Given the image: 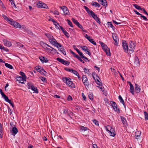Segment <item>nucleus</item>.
<instances>
[{
	"label": "nucleus",
	"mask_w": 148,
	"mask_h": 148,
	"mask_svg": "<svg viewBox=\"0 0 148 148\" xmlns=\"http://www.w3.org/2000/svg\"><path fill=\"white\" fill-rule=\"evenodd\" d=\"M2 17L5 20L10 21V24L14 27L18 28H21V25L19 24L18 23L14 21L12 19H9L5 15L3 14L2 15Z\"/></svg>",
	"instance_id": "nucleus-1"
},
{
	"label": "nucleus",
	"mask_w": 148,
	"mask_h": 148,
	"mask_svg": "<svg viewBox=\"0 0 148 148\" xmlns=\"http://www.w3.org/2000/svg\"><path fill=\"white\" fill-rule=\"evenodd\" d=\"M63 80L64 82H65L66 85L69 87L72 88H75V86L73 82L71 80V79L70 78H67L66 77H64L63 78Z\"/></svg>",
	"instance_id": "nucleus-2"
},
{
	"label": "nucleus",
	"mask_w": 148,
	"mask_h": 148,
	"mask_svg": "<svg viewBox=\"0 0 148 148\" xmlns=\"http://www.w3.org/2000/svg\"><path fill=\"white\" fill-rule=\"evenodd\" d=\"M92 77L95 80V82L99 86L101 85L102 83L101 82V80L97 75L95 74H94L93 73Z\"/></svg>",
	"instance_id": "nucleus-3"
},
{
	"label": "nucleus",
	"mask_w": 148,
	"mask_h": 148,
	"mask_svg": "<svg viewBox=\"0 0 148 148\" xmlns=\"http://www.w3.org/2000/svg\"><path fill=\"white\" fill-rule=\"evenodd\" d=\"M37 7L40 8L48 9V6L47 4L41 1H38L37 3Z\"/></svg>",
	"instance_id": "nucleus-4"
},
{
	"label": "nucleus",
	"mask_w": 148,
	"mask_h": 148,
	"mask_svg": "<svg viewBox=\"0 0 148 148\" xmlns=\"http://www.w3.org/2000/svg\"><path fill=\"white\" fill-rule=\"evenodd\" d=\"M122 44L123 49L125 52L126 53H127L128 54V47L127 42L125 40H123L122 41Z\"/></svg>",
	"instance_id": "nucleus-5"
},
{
	"label": "nucleus",
	"mask_w": 148,
	"mask_h": 148,
	"mask_svg": "<svg viewBox=\"0 0 148 148\" xmlns=\"http://www.w3.org/2000/svg\"><path fill=\"white\" fill-rule=\"evenodd\" d=\"M35 69L37 71L39 72L42 74L45 75L47 73L44 70L43 68H42L40 66H36L35 67Z\"/></svg>",
	"instance_id": "nucleus-6"
},
{
	"label": "nucleus",
	"mask_w": 148,
	"mask_h": 148,
	"mask_svg": "<svg viewBox=\"0 0 148 148\" xmlns=\"http://www.w3.org/2000/svg\"><path fill=\"white\" fill-rule=\"evenodd\" d=\"M90 15L93 18L99 23L100 24L101 22L100 19L98 17L97 15L95 14L93 11H91Z\"/></svg>",
	"instance_id": "nucleus-7"
},
{
	"label": "nucleus",
	"mask_w": 148,
	"mask_h": 148,
	"mask_svg": "<svg viewBox=\"0 0 148 148\" xmlns=\"http://www.w3.org/2000/svg\"><path fill=\"white\" fill-rule=\"evenodd\" d=\"M110 104L115 111L119 112V108H117V105L116 103L113 101H111Z\"/></svg>",
	"instance_id": "nucleus-8"
},
{
	"label": "nucleus",
	"mask_w": 148,
	"mask_h": 148,
	"mask_svg": "<svg viewBox=\"0 0 148 148\" xmlns=\"http://www.w3.org/2000/svg\"><path fill=\"white\" fill-rule=\"evenodd\" d=\"M102 49L104 51L107 56H110V49L107 47L106 45L102 47Z\"/></svg>",
	"instance_id": "nucleus-9"
},
{
	"label": "nucleus",
	"mask_w": 148,
	"mask_h": 148,
	"mask_svg": "<svg viewBox=\"0 0 148 148\" xmlns=\"http://www.w3.org/2000/svg\"><path fill=\"white\" fill-rule=\"evenodd\" d=\"M136 45V43L134 41H132L131 43H130V51H131L132 53L134 51L135 49Z\"/></svg>",
	"instance_id": "nucleus-10"
},
{
	"label": "nucleus",
	"mask_w": 148,
	"mask_h": 148,
	"mask_svg": "<svg viewBox=\"0 0 148 148\" xmlns=\"http://www.w3.org/2000/svg\"><path fill=\"white\" fill-rule=\"evenodd\" d=\"M58 29H60L63 32V33L67 37L69 38V34L64 29V28L60 26H59V27H58Z\"/></svg>",
	"instance_id": "nucleus-11"
},
{
	"label": "nucleus",
	"mask_w": 148,
	"mask_h": 148,
	"mask_svg": "<svg viewBox=\"0 0 148 148\" xmlns=\"http://www.w3.org/2000/svg\"><path fill=\"white\" fill-rule=\"evenodd\" d=\"M112 38L115 41L114 44L116 45H117L118 44V41L119 40V38L117 36L116 34H114L112 35Z\"/></svg>",
	"instance_id": "nucleus-12"
},
{
	"label": "nucleus",
	"mask_w": 148,
	"mask_h": 148,
	"mask_svg": "<svg viewBox=\"0 0 148 148\" xmlns=\"http://www.w3.org/2000/svg\"><path fill=\"white\" fill-rule=\"evenodd\" d=\"M82 79L83 82L85 84V83L86 85H89V83L88 82V81L87 80V78L86 75H83L82 77Z\"/></svg>",
	"instance_id": "nucleus-13"
},
{
	"label": "nucleus",
	"mask_w": 148,
	"mask_h": 148,
	"mask_svg": "<svg viewBox=\"0 0 148 148\" xmlns=\"http://www.w3.org/2000/svg\"><path fill=\"white\" fill-rule=\"evenodd\" d=\"M10 132L12 135L15 136L18 132V130L16 127H14L12 128V130H11Z\"/></svg>",
	"instance_id": "nucleus-14"
},
{
	"label": "nucleus",
	"mask_w": 148,
	"mask_h": 148,
	"mask_svg": "<svg viewBox=\"0 0 148 148\" xmlns=\"http://www.w3.org/2000/svg\"><path fill=\"white\" fill-rule=\"evenodd\" d=\"M108 132L110 136H114L116 135V132L114 130V129L112 127L108 131Z\"/></svg>",
	"instance_id": "nucleus-15"
},
{
	"label": "nucleus",
	"mask_w": 148,
	"mask_h": 148,
	"mask_svg": "<svg viewBox=\"0 0 148 148\" xmlns=\"http://www.w3.org/2000/svg\"><path fill=\"white\" fill-rule=\"evenodd\" d=\"M49 42L53 45H55L57 42L56 40L53 38V36H52V38L49 39Z\"/></svg>",
	"instance_id": "nucleus-16"
},
{
	"label": "nucleus",
	"mask_w": 148,
	"mask_h": 148,
	"mask_svg": "<svg viewBox=\"0 0 148 148\" xmlns=\"http://www.w3.org/2000/svg\"><path fill=\"white\" fill-rule=\"evenodd\" d=\"M39 58L42 63L44 62H47L48 61L47 59L45 57L41 56L39 57Z\"/></svg>",
	"instance_id": "nucleus-17"
},
{
	"label": "nucleus",
	"mask_w": 148,
	"mask_h": 148,
	"mask_svg": "<svg viewBox=\"0 0 148 148\" xmlns=\"http://www.w3.org/2000/svg\"><path fill=\"white\" fill-rule=\"evenodd\" d=\"M29 87V88L31 89L32 90L34 91L35 93H38V92L37 88L35 87L34 86L32 85L31 86H30Z\"/></svg>",
	"instance_id": "nucleus-18"
},
{
	"label": "nucleus",
	"mask_w": 148,
	"mask_h": 148,
	"mask_svg": "<svg viewBox=\"0 0 148 148\" xmlns=\"http://www.w3.org/2000/svg\"><path fill=\"white\" fill-rule=\"evenodd\" d=\"M141 135V133L140 131H138L135 132V137L136 139L139 138Z\"/></svg>",
	"instance_id": "nucleus-19"
},
{
	"label": "nucleus",
	"mask_w": 148,
	"mask_h": 148,
	"mask_svg": "<svg viewBox=\"0 0 148 148\" xmlns=\"http://www.w3.org/2000/svg\"><path fill=\"white\" fill-rule=\"evenodd\" d=\"M135 91L136 93H138L140 92V86L136 84L135 85Z\"/></svg>",
	"instance_id": "nucleus-20"
},
{
	"label": "nucleus",
	"mask_w": 148,
	"mask_h": 148,
	"mask_svg": "<svg viewBox=\"0 0 148 148\" xmlns=\"http://www.w3.org/2000/svg\"><path fill=\"white\" fill-rule=\"evenodd\" d=\"M130 92L133 95L134 94V87L133 85L130 82Z\"/></svg>",
	"instance_id": "nucleus-21"
},
{
	"label": "nucleus",
	"mask_w": 148,
	"mask_h": 148,
	"mask_svg": "<svg viewBox=\"0 0 148 148\" xmlns=\"http://www.w3.org/2000/svg\"><path fill=\"white\" fill-rule=\"evenodd\" d=\"M91 5L92 6H94L98 8L100 6V4L96 2L92 1L91 3Z\"/></svg>",
	"instance_id": "nucleus-22"
},
{
	"label": "nucleus",
	"mask_w": 148,
	"mask_h": 148,
	"mask_svg": "<svg viewBox=\"0 0 148 148\" xmlns=\"http://www.w3.org/2000/svg\"><path fill=\"white\" fill-rule=\"evenodd\" d=\"M119 100L120 101L121 103H122L124 107L125 108V104L124 102V101L121 95H119Z\"/></svg>",
	"instance_id": "nucleus-23"
},
{
	"label": "nucleus",
	"mask_w": 148,
	"mask_h": 148,
	"mask_svg": "<svg viewBox=\"0 0 148 148\" xmlns=\"http://www.w3.org/2000/svg\"><path fill=\"white\" fill-rule=\"evenodd\" d=\"M4 42L5 44L7 46L10 47L12 45L11 42L10 41L5 40Z\"/></svg>",
	"instance_id": "nucleus-24"
},
{
	"label": "nucleus",
	"mask_w": 148,
	"mask_h": 148,
	"mask_svg": "<svg viewBox=\"0 0 148 148\" xmlns=\"http://www.w3.org/2000/svg\"><path fill=\"white\" fill-rule=\"evenodd\" d=\"M134 63L138 66L139 64V61L138 58L136 56L134 59Z\"/></svg>",
	"instance_id": "nucleus-25"
},
{
	"label": "nucleus",
	"mask_w": 148,
	"mask_h": 148,
	"mask_svg": "<svg viewBox=\"0 0 148 148\" xmlns=\"http://www.w3.org/2000/svg\"><path fill=\"white\" fill-rule=\"evenodd\" d=\"M100 3L103 6L107 5V2L106 0H102L100 2Z\"/></svg>",
	"instance_id": "nucleus-26"
},
{
	"label": "nucleus",
	"mask_w": 148,
	"mask_h": 148,
	"mask_svg": "<svg viewBox=\"0 0 148 148\" xmlns=\"http://www.w3.org/2000/svg\"><path fill=\"white\" fill-rule=\"evenodd\" d=\"M88 40L92 43L94 45H96V42L94 41V40L90 36V38L88 39Z\"/></svg>",
	"instance_id": "nucleus-27"
},
{
	"label": "nucleus",
	"mask_w": 148,
	"mask_h": 148,
	"mask_svg": "<svg viewBox=\"0 0 148 148\" xmlns=\"http://www.w3.org/2000/svg\"><path fill=\"white\" fill-rule=\"evenodd\" d=\"M64 8H63L62 9L63 12L65 14H68L69 12L68 10H67L65 6L64 7Z\"/></svg>",
	"instance_id": "nucleus-28"
},
{
	"label": "nucleus",
	"mask_w": 148,
	"mask_h": 148,
	"mask_svg": "<svg viewBox=\"0 0 148 148\" xmlns=\"http://www.w3.org/2000/svg\"><path fill=\"white\" fill-rule=\"evenodd\" d=\"M121 119L122 123L123 124L125 125L127 124L126 120L124 117L123 116H121Z\"/></svg>",
	"instance_id": "nucleus-29"
},
{
	"label": "nucleus",
	"mask_w": 148,
	"mask_h": 148,
	"mask_svg": "<svg viewBox=\"0 0 148 148\" xmlns=\"http://www.w3.org/2000/svg\"><path fill=\"white\" fill-rule=\"evenodd\" d=\"M5 66L7 68H8L10 69H13V66L11 64H9L7 63H5Z\"/></svg>",
	"instance_id": "nucleus-30"
},
{
	"label": "nucleus",
	"mask_w": 148,
	"mask_h": 148,
	"mask_svg": "<svg viewBox=\"0 0 148 148\" xmlns=\"http://www.w3.org/2000/svg\"><path fill=\"white\" fill-rule=\"evenodd\" d=\"M133 5L134 7L136 9L140 10H142V8H141L140 6L138 5H137L136 4H133Z\"/></svg>",
	"instance_id": "nucleus-31"
},
{
	"label": "nucleus",
	"mask_w": 148,
	"mask_h": 148,
	"mask_svg": "<svg viewBox=\"0 0 148 148\" xmlns=\"http://www.w3.org/2000/svg\"><path fill=\"white\" fill-rule=\"evenodd\" d=\"M84 7L85 9V10H86V12H87L88 13L89 15L90 14V12H91L92 11V10H89V8L85 6H84Z\"/></svg>",
	"instance_id": "nucleus-32"
},
{
	"label": "nucleus",
	"mask_w": 148,
	"mask_h": 148,
	"mask_svg": "<svg viewBox=\"0 0 148 148\" xmlns=\"http://www.w3.org/2000/svg\"><path fill=\"white\" fill-rule=\"evenodd\" d=\"M80 130L84 131L88 130V128L87 127H85L83 126H80Z\"/></svg>",
	"instance_id": "nucleus-33"
},
{
	"label": "nucleus",
	"mask_w": 148,
	"mask_h": 148,
	"mask_svg": "<svg viewBox=\"0 0 148 148\" xmlns=\"http://www.w3.org/2000/svg\"><path fill=\"white\" fill-rule=\"evenodd\" d=\"M20 74L22 76L21 77L23 78V79H26V76L23 72H20Z\"/></svg>",
	"instance_id": "nucleus-34"
},
{
	"label": "nucleus",
	"mask_w": 148,
	"mask_h": 148,
	"mask_svg": "<svg viewBox=\"0 0 148 148\" xmlns=\"http://www.w3.org/2000/svg\"><path fill=\"white\" fill-rule=\"evenodd\" d=\"M76 58H77L79 60L80 62H82L83 63H84V62L83 61L81 58V57H79L78 55L76 56Z\"/></svg>",
	"instance_id": "nucleus-35"
},
{
	"label": "nucleus",
	"mask_w": 148,
	"mask_h": 148,
	"mask_svg": "<svg viewBox=\"0 0 148 148\" xmlns=\"http://www.w3.org/2000/svg\"><path fill=\"white\" fill-rule=\"evenodd\" d=\"M72 20L73 23L77 25L79 23L76 20L73 18H72Z\"/></svg>",
	"instance_id": "nucleus-36"
},
{
	"label": "nucleus",
	"mask_w": 148,
	"mask_h": 148,
	"mask_svg": "<svg viewBox=\"0 0 148 148\" xmlns=\"http://www.w3.org/2000/svg\"><path fill=\"white\" fill-rule=\"evenodd\" d=\"M3 132L1 126H0V138H2L3 137Z\"/></svg>",
	"instance_id": "nucleus-37"
},
{
	"label": "nucleus",
	"mask_w": 148,
	"mask_h": 148,
	"mask_svg": "<svg viewBox=\"0 0 148 148\" xmlns=\"http://www.w3.org/2000/svg\"><path fill=\"white\" fill-rule=\"evenodd\" d=\"M56 60L57 61L59 62H61V63H63V62L64 61V60L63 59H61V58H57Z\"/></svg>",
	"instance_id": "nucleus-38"
},
{
	"label": "nucleus",
	"mask_w": 148,
	"mask_h": 148,
	"mask_svg": "<svg viewBox=\"0 0 148 148\" xmlns=\"http://www.w3.org/2000/svg\"><path fill=\"white\" fill-rule=\"evenodd\" d=\"M56 60L57 61L59 62H61V63H63V62L64 61V60L63 59H61V58H57Z\"/></svg>",
	"instance_id": "nucleus-39"
},
{
	"label": "nucleus",
	"mask_w": 148,
	"mask_h": 148,
	"mask_svg": "<svg viewBox=\"0 0 148 148\" xmlns=\"http://www.w3.org/2000/svg\"><path fill=\"white\" fill-rule=\"evenodd\" d=\"M64 114H67L68 116H70V114L68 113V109L67 108L64 110L63 111Z\"/></svg>",
	"instance_id": "nucleus-40"
},
{
	"label": "nucleus",
	"mask_w": 148,
	"mask_h": 148,
	"mask_svg": "<svg viewBox=\"0 0 148 148\" xmlns=\"http://www.w3.org/2000/svg\"><path fill=\"white\" fill-rule=\"evenodd\" d=\"M89 98L91 100H92L93 99V95L92 93L89 94L88 95Z\"/></svg>",
	"instance_id": "nucleus-41"
},
{
	"label": "nucleus",
	"mask_w": 148,
	"mask_h": 148,
	"mask_svg": "<svg viewBox=\"0 0 148 148\" xmlns=\"http://www.w3.org/2000/svg\"><path fill=\"white\" fill-rule=\"evenodd\" d=\"M112 127L109 125H108L106 127V130L107 131H109L111 129Z\"/></svg>",
	"instance_id": "nucleus-42"
},
{
	"label": "nucleus",
	"mask_w": 148,
	"mask_h": 148,
	"mask_svg": "<svg viewBox=\"0 0 148 148\" xmlns=\"http://www.w3.org/2000/svg\"><path fill=\"white\" fill-rule=\"evenodd\" d=\"M144 115L145 116V119L146 120H148V114L146 112H144Z\"/></svg>",
	"instance_id": "nucleus-43"
},
{
	"label": "nucleus",
	"mask_w": 148,
	"mask_h": 148,
	"mask_svg": "<svg viewBox=\"0 0 148 148\" xmlns=\"http://www.w3.org/2000/svg\"><path fill=\"white\" fill-rule=\"evenodd\" d=\"M82 49V50L86 51L88 50V47L85 46H83L81 47Z\"/></svg>",
	"instance_id": "nucleus-44"
},
{
	"label": "nucleus",
	"mask_w": 148,
	"mask_h": 148,
	"mask_svg": "<svg viewBox=\"0 0 148 148\" xmlns=\"http://www.w3.org/2000/svg\"><path fill=\"white\" fill-rule=\"evenodd\" d=\"M67 21L68 22V24L71 27H73V25L72 22L69 20L67 19Z\"/></svg>",
	"instance_id": "nucleus-45"
},
{
	"label": "nucleus",
	"mask_w": 148,
	"mask_h": 148,
	"mask_svg": "<svg viewBox=\"0 0 148 148\" xmlns=\"http://www.w3.org/2000/svg\"><path fill=\"white\" fill-rule=\"evenodd\" d=\"M69 63L70 62L69 61L64 60L63 64L66 65H68L69 64Z\"/></svg>",
	"instance_id": "nucleus-46"
},
{
	"label": "nucleus",
	"mask_w": 148,
	"mask_h": 148,
	"mask_svg": "<svg viewBox=\"0 0 148 148\" xmlns=\"http://www.w3.org/2000/svg\"><path fill=\"white\" fill-rule=\"evenodd\" d=\"M22 27V29H23L24 32H26L27 30H28V29L24 25H22V26H21V28Z\"/></svg>",
	"instance_id": "nucleus-47"
},
{
	"label": "nucleus",
	"mask_w": 148,
	"mask_h": 148,
	"mask_svg": "<svg viewBox=\"0 0 148 148\" xmlns=\"http://www.w3.org/2000/svg\"><path fill=\"white\" fill-rule=\"evenodd\" d=\"M16 45L19 47H23V45L19 42L16 43Z\"/></svg>",
	"instance_id": "nucleus-48"
},
{
	"label": "nucleus",
	"mask_w": 148,
	"mask_h": 148,
	"mask_svg": "<svg viewBox=\"0 0 148 148\" xmlns=\"http://www.w3.org/2000/svg\"><path fill=\"white\" fill-rule=\"evenodd\" d=\"M53 24L56 26L58 28L59 27V26H60L59 24L55 21L54 20V21L53 22Z\"/></svg>",
	"instance_id": "nucleus-49"
},
{
	"label": "nucleus",
	"mask_w": 148,
	"mask_h": 148,
	"mask_svg": "<svg viewBox=\"0 0 148 148\" xmlns=\"http://www.w3.org/2000/svg\"><path fill=\"white\" fill-rule=\"evenodd\" d=\"M55 45L56 47L58 48L60 47H61L62 46V45L60 44L57 42H56V44H55Z\"/></svg>",
	"instance_id": "nucleus-50"
},
{
	"label": "nucleus",
	"mask_w": 148,
	"mask_h": 148,
	"mask_svg": "<svg viewBox=\"0 0 148 148\" xmlns=\"http://www.w3.org/2000/svg\"><path fill=\"white\" fill-rule=\"evenodd\" d=\"M92 121L97 126L99 125L98 122L97 120L95 119H94L92 120Z\"/></svg>",
	"instance_id": "nucleus-51"
},
{
	"label": "nucleus",
	"mask_w": 148,
	"mask_h": 148,
	"mask_svg": "<svg viewBox=\"0 0 148 148\" xmlns=\"http://www.w3.org/2000/svg\"><path fill=\"white\" fill-rule=\"evenodd\" d=\"M64 69L67 71L71 72H72L73 69H70L66 67L64 68Z\"/></svg>",
	"instance_id": "nucleus-52"
},
{
	"label": "nucleus",
	"mask_w": 148,
	"mask_h": 148,
	"mask_svg": "<svg viewBox=\"0 0 148 148\" xmlns=\"http://www.w3.org/2000/svg\"><path fill=\"white\" fill-rule=\"evenodd\" d=\"M16 80L19 82L22 79H23V78L21 76H18L16 77Z\"/></svg>",
	"instance_id": "nucleus-53"
},
{
	"label": "nucleus",
	"mask_w": 148,
	"mask_h": 148,
	"mask_svg": "<svg viewBox=\"0 0 148 148\" xmlns=\"http://www.w3.org/2000/svg\"><path fill=\"white\" fill-rule=\"evenodd\" d=\"M45 35L49 39L50 38H52V36H51V34H50L49 33H45Z\"/></svg>",
	"instance_id": "nucleus-54"
},
{
	"label": "nucleus",
	"mask_w": 148,
	"mask_h": 148,
	"mask_svg": "<svg viewBox=\"0 0 148 148\" xmlns=\"http://www.w3.org/2000/svg\"><path fill=\"white\" fill-rule=\"evenodd\" d=\"M140 17L141 18H143V19L145 21H147L148 20L145 16L143 15L142 14L140 15Z\"/></svg>",
	"instance_id": "nucleus-55"
},
{
	"label": "nucleus",
	"mask_w": 148,
	"mask_h": 148,
	"mask_svg": "<svg viewBox=\"0 0 148 148\" xmlns=\"http://www.w3.org/2000/svg\"><path fill=\"white\" fill-rule=\"evenodd\" d=\"M108 25L110 27L112 28V29H113V28H114L111 22H108Z\"/></svg>",
	"instance_id": "nucleus-56"
},
{
	"label": "nucleus",
	"mask_w": 148,
	"mask_h": 148,
	"mask_svg": "<svg viewBox=\"0 0 148 148\" xmlns=\"http://www.w3.org/2000/svg\"><path fill=\"white\" fill-rule=\"evenodd\" d=\"M71 73H73V74L76 75H78L79 74L78 73L77 71H76L75 70H74L73 69L72 72Z\"/></svg>",
	"instance_id": "nucleus-57"
},
{
	"label": "nucleus",
	"mask_w": 148,
	"mask_h": 148,
	"mask_svg": "<svg viewBox=\"0 0 148 148\" xmlns=\"http://www.w3.org/2000/svg\"><path fill=\"white\" fill-rule=\"evenodd\" d=\"M51 12H53L55 15H59V12L57 10H55L53 12L52 11H51Z\"/></svg>",
	"instance_id": "nucleus-58"
},
{
	"label": "nucleus",
	"mask_w": 148,
	"mask_h": 148,
	"mask_svg": "<svg viewBox=\"0 0 148 148\" xmlns=\"http://www.w3.org/2000/svg\"><path fill=\"white\" fill-rule=\"evenodd\" d=\"M2 97L4 98L5 101H6L9 99L8 97L5 95H4Z\"/></svg>",
	"instance_id": "nucleus-59"
},
{
	"label": "nucleus",
	"mask_w": 148,
	"mask_h": 148,
	"mask_svg": "<svg viewBox=\"0 0 148 148\" xmlns=\"http://www.w3.org/2000/svg\"><path fill=\"white\" fill-rule=\"evenodd\" d=\"M11 2V4L13 6V5H14V8H16V5H15V3H14V0H12V1H10Z\"/></svg>",
	"instance_id": "nucleus-60"
},
{
	"label": "nucleus",
	"mask_w": 148,
	"mask_h": 148,
	"mask_svg": "<svg viewBox=\"0 0 148 148\" xmlns=\"http://www.w3.org/2000/svg\"><path fill=\"white\" fill-rule=\"evenodd\" d=\"M78 54L82 58H84V56L82 52L80 51Z\"/></svg>",
	"instance_id": "nucleus-61"
},
{
	"label": "nucleus",
	"mask_w": 148,
	"mask_h": 148,
	"mask_svg": "<svg viewBox=\"0 0 148 148\" xmlns=\"http://www.w3.org/2000/svg\"><path fill=\"white\" fill-rule=\"evenodd\" d=\"M39 78L41 79L42 81L43 82H44L45 81H46V79L45 77H40Z\"/></svg>",
	"instance_id": "nucleus-62"
},
{
	"label": "nucleus",
	"mask_w": 148,
	"mask_h": 148,
	"mask_svg": "<svg viewBox=\"0 0 148 148\" xmlns=\"http://www.w3.org/2000/svg\"><path fill=\"white\" fill-rule=\"evenodd\" d=\"M26 32L28 34H29L31 35H33V33L29 30H27Z\"/></svg>",
	"instance_id": "nucleus-63"
},
{
	"label": "nucleus",
	"mask_w": 148,
	"mask_h": 148,
	"mask_svg": "<svg viewBox=\"0 0 148 148\" xmlns=\"http://www.w3.org/2000/svg\"><path fill=\"white\" fill-rule=\"evenodd\" d=\"M70 52L75 57H76V56L77 55L74 52L71 50V51Z\"/></svg>",
	"instance_id": "nucleus-64"
}]
</instances>
